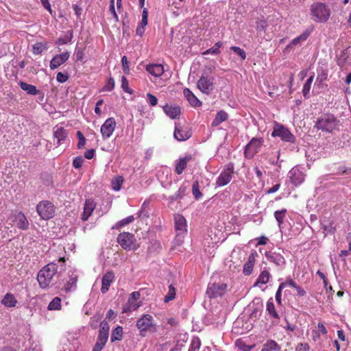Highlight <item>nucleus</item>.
I'll list each match as a JSON object with an SVG mask.
<instances>
[{"label":"nucleus","instance_id":"55","mask_svg":"<svg viewBox=\"0 0 351 351\" xmlns=\"http://www.w3.org/2000/svg\"><path fill=\"white\" fill-rule=\"evenodd\" d=\"M69 79L67 74L59 72L56 75V80L60 83H64Z\"/></svg>","mask_w":351,"mask_h":351},{"label":"nucleus","instance_id":"49","mask_svg":"<svg viewBox=\"0 0 351 351\" xmlns=\"http://www.w3.org/2000/svg\"><path fill=\"white\" fill-rule=\"evenodd\" d=\"M114 88V80L112 77H110L105 86L103 87L102 90L104 91H111Z\"/></svg>","mask_w":351,"mask_h":351},{"label":"nucleus","instance_id":"30","mask_svg":"<svg viewBox=\"0 0 351 351\" xmlns=\"http://www.w3.org/2000/svg\"><path fill=\"white\" fill-rule=\"evenodd\" d=\"M183 93L185 98L188 100V101L192 106L199 107L202 105L201 101L189 88H184L183 90Z\"/></svg>","mask_w":351,"mask_h":351},{"label":"nucleus","instance_id":"12","mask_svg":"<svg viewBox=\"0 0 351 351\" xmlns=\"http://www.w3.org/2000/svg\"><path fill=\"white\" fill-rule=\"evenodd\" d=\"M197 87L202 93L210 94L214 90V77L202 75L197 82Z\"/></svg>","mask_w":351,"mask_h":351},{"label":"nucleus","instance_id":"17","mask_svg":"<svg viewBox=\"0 0 351 351\" xmlns=\"http://www.w3.org/2000/svg\"><path fill=\"white\" fill-rule=\"evenodd\" d=\"M140 298V293L138 291L132 292L128 300L127 304L123 307V313L131 312L136 310L140 306L141 304L137 302V300Z\"/></svg>","mask_w":351,"mask_h":351},{"label":"nucleus","instance_id":"22","mask_svg":"<svg viewBox=\"0 0 351 351\" xmlns=\"http://www.w3.org/2000/svg\"><path fill=\"white\" fill-rule=\"evenodd\" d=\"M313 31V27H309L307 28L304 32L295 38L291 40L289 45H287V47H291L292 46H298L301 45L302 43L306 41L307 38L309 37Z\"/></svg>","mask_w":351,"mask_h":351},{"label":"nucleus","instance_id":"29","mask_svg":"<svg viewBox=\"0 0 351 351\" xmlns=\"http://www.w3.org/2000/svg\"><path fill=\"white\" fill-rule=\"evenodd\" d=\"M68 132L62 127H55L53 129V136L57 139V145H60L67 137Z\"/></svg>","mask_w":351,"mask_h":351},{"label":"nucleus","instance_id":"36","mask_svg":"<svg viewBox=\"0 0 351 351\" xmlns=\"http://www.w3.org/2000/svg\"><path fill=\"white\" fill-rule=\"evenodd\" d=\"M287 209L283 208L279 210H276L274 212V217L276 220L278 221V227L280 228L282 224L284 222V219L286 217Z\"/></svg>","mask_w":351,"mask_h":351},{"label":"nucleus","instance_id":"6","mask_svg":"<svg viewBox=\"0 0 351 351\" xmlns=\"http://www.w3.org/2000/svg\"><path fill=\"white\" fill-rule=\"evenodd\" d=\"M117 240L121 247L125 250H135L138 247L136 240L132 233L126 232L120 233Z\"/></svg>","mask_w":351,"mask_h":351},{"label":"nucleus","instance_id":"61","mask_svg":"<svg viewBox=\"0 0 351 351\" xmlns=\"http://www.w3.org/2000/svg\"><path fill=\"white\" fill-rule=\"evenodd\" d=\"M41 3L43 4V7L47 10L50 14H52V10L51 8V4L49 3V0H40Z\"/></svg>","mask_w":351,"mask_h":351},{"label":"nucleus","instance_id":"16","mask_svg":"<svg viewBox=\"0 0 351 351\" xmlns=\"http://www.w3.org/2000/svg\"><path fill=\"white\" fill-rule=\"evenodd\" d=\"M153 326V317L149 314L143 315L136 322V327L142 335H144L143 332L149 330Z\"/></svg>","mask_w":351,"mask_h":351},{"label":"nucleus","instance_id":"23","mask_svg":"<svg viewBox=\"0 0 351 351\" xmlns=\"http://www.w3.org/2000/svg\"><path fill=\"white\" fill-rule=\"evenodd\" d=\"M114 280V274L112 271L106 272L102 277L101 279V292L106 293L109 290L110 285Z\"/></svg>","mask_w":351,"mask_h":351},{"label":"nucleus","instance_id":"11","mask_svg":"<svg viewBox=\"0 0 351 351\" xmlns=\"http://www.w3.org/2000/svg\"><path fill=\"white\" fill-rule=\"evenodd\" d=\"M227 285L223 282H209L206 295L210 298H216L222 296L226 291Z\"/></svg>","mask_w":351,"mask_h":351},{"label":"nucleus","instance_id":"5","mask_svg":"<svg viewBox=\"0 0 351 351\" xmlns=\"http://www.w3.org/2000/svg\"><path fill=\"white\" fill-rule=\"evenodd\" d=\"M36 211L42 219L48 220L54 217L56 207L52 202L43 200L37 204Z\"/></svg>","mask_w":351,"mask_h":351},{"label":"nucleus","instance_id":"39","mask_svg":"<svg viewBox=\"0 0 351 351\" xmlns=\"http://www.w3.org/2000/svg\"><path fill=\"white\" fill-rule=\"evenodd\" d=\"M313 79H314V75L310 76L303 86L302 93H303V95L304 96V97H308V95L309 94Z\"/></svg>","mask_w":351,"mask_h":351},{"label":"nucleus","instance_id":"1","mask_svg":"<svg viewBox=\"0 0 351 351\" xmlns=\"http://www.w3.org/2000/svg\"><path fill=\"white\" fill-rule=\"evenodd\" d=\"M58 273L56 263H50L44 266L38 273L37 280L41 289H46L54 283V276Z\"/></svg>","mask_w":351,"mask_h":351},{"label":"nucleus","instance_id":"31","mask_svg":"<svg viewBox=\"0 0 351 351\" xmlns=\"http://www.w3.org/2000/svg\"><path fill=\"white\" fill-rule=\"evenodd\" d=\"M19 86L23 90L25 91L29 95H36L40 93V90H38L34 85L21 82Z\"/></svg>","mask_w":351,"mask_h":351},{"label":"nucleus","instance_id":"15","mask_svg":"<svg viewBox=\"0 0 351 351\" xmlns=\"http://www.w3.org/2000/svg\"><path fill=\"white\" fill-rule=\"evenodd\" d=\"M116 121L113 117L107 119L101 126L100 132L104 139L109 138L116 128Z\"/></svg>","mask_w":351,"mask_h":351},{"label":"nucleus","instance_id":"54","mask_svg":"<svg viewBox=\"0 0 351 351\" xmlns=\"http://www.w3.org/2000/svg\"><path fill=\"white\" fill-rule=\"evenodd\" d=\"M253 267H254L253 265L246 262L243 266V274L246 276L250 275L253 271Z\"/></svg>","mask_w":351,"mask_h":351},{"label":"nucleus","instance_id":"3","mask_svg":"<svg viewBox=\"0 0 351 351\" xmlns=\"http://www.w3.org/2000/svg\"><path fill=\"white\" fill-rule=\"evenodd\" d=\"M339 121L330 114H325L317 119L315 127L323 132H332L336 129Z\"/></svg>","mask_w":351,"mask_h":351},{"label":"nucleus","instance_id":"52","mask_svg":"<svg viewBox=\"0 0 351 351\" xmlns=\"http://www.w3.org/2000/svg\"><path fill=\"white\" fill-rule=\"evenodd\" d=\"M121 64L123 66V71L125 74H128L130 72L129 62L125 56L121 58Z\"/></svg>","mask_w":351,"mask_h":351},{"label":"nucleus","instance_id":"25","mask_svg":"<svg viewBox=\"0 0 351 351\" xmlns=\"http://www.w3.org/2000/svg\"><path fill=\"white\" fill-rule=\"evenodd\" d=\"M1 304L7 308H12L16 306L18 301L13 293L8 292L2 298Z\"/></svg>","mask_w":351,"mask_h":351},{"label":"nucleus","instance_id":"18","mask_svg":"<svg viewBox=\"0 0 351 351\" xmlns=\"http://www.w3.org/2000/svg\"><path fill=\"white\" fill-rule=\"evenodd\" d=\"M165 114L171 119H179L181 114L180 107L176 104H166L162 107Z\"/></svg>","mask_w":351,"mask_h":351},{"label":"nucleus","instance_id":"63","mask_svg":"<svg viewBox=\"0 0 351 351\" xmlns=\"http://www.w3.org/2000/svg\"><path fill=\"white\" fill-rule=\"evenodd\" d=\"M94 156L95 150L93 149H88L84 153V157L88 160L92 159Z\"/></svg>","mask_w":351,"mask_h":351},{"label":"nucleus","instance_id":"19","mask_svg":"<svg viewBox=\"0 0 351 351\" xmlns=\"http://www.w3.org/2000/svg\"><path fill=\"white\" fill-rule=\"evenodd\" d=\"M69 280L64 285L63 289L65 292H71L75 290L77 287V281L78 276L75 271L70 270L69 271Z\"/></svg>","mask_w":351,"mask_h":351},{"label":"nucleus","instance_id":"20","mask_svg":"<svg viewBox=\"0 0 351 351\" xmlns=\"http://www.w3.org/2000/svg\"><path fill=\"white\" fill-rule=\"evenodd\" d=\"M173 136L176 140L179 141H186L191 136V133L188 129H184L179 124L176 123Z\"/></svg>","mask_w":351,"mask_h":351},{"label":"nucleus","instance_id":"44","mask_svg":"<svg viewBox=\"0 0 351 351\" xmlns=\"http://www.w3.org/2000/svg\"><path fill=\"white\" fill-rule=\"evenodd\" d=\"M176 297V289L172 285H170L169 286V291L167 294L165 295L164 301L165 302H169V301L173 300Z\"/></svg>","mask_w":351,"mask_h":351},{"label":"nucleus","instance_id":"35","mask_svg":"<svg viewBox=\"0 0 351 351\" xmlns=\"http://www.w3.org/2000/svg\"><path fill=\"white\" fill-rule=\"evenodd\" d=\"M271 278V275L267 270H263L258 276L255 285L258 284L265 285L267 284Z\"/></svg>","mask_w":351,"mask_h":351},{"label":"nucleus","instance_id":"2","mask_svg":"<svg viewBox=\"0 0 351 351\" xmlns=\"http://www.w3.org/2000/svg\"><path fill=\"white\" fill-rule=\"evenodd\" d=\"M311 13L313 20L316 23H325L330 16V9L323 3L312 4Z\"/></svg>","mask_w":351,"mask_h":351},{"label":"nucleus","instance_id":"24","mask_svg":"<svg viewBox=\"0 0 351 351\" xmlns=\"http://www.w3.org/2000/svg\"><path fill=\"white\" fill-rule=\"evenodd\" d=\"M95 206L96 204L93 199H86L84 205V210L81 216L82 220L86 221L92 215L93 210L95 208Z\"/></svg>","mask_w":351,"mask_h":351},{"label":"nucleus","instance_id":"4","mask_svg":"<svg viewBox=\"0 0 351 351\" xmlns=\"http://www.w3.org/2000/svg\"><path fill=\"white\" fill-rule=\"evenodd\" d=\"M272 137H279L282 141L287 143H294L295 136L285 125L278 122H275L274 130L271 132Z\"/></svg>","mask_w":351,"mask_h":351},{"label":"nucleus","instance_id":"60","mask_svg":"<svg viewBox=\"0 0 351 351\" xmlns=\"http://www.w3.org/2000/svg\"><path fill=\"white\" fill-rule=\"evenodd\" d=\"M316 330H318L320 334H322V335H326L327 334V330H326V327L321 322L318 323V324H317V329Z\"/></svg>","mask_w":351,"mask_h":351},{"label":"nucleus","instance_id":"50","mask_svg":"<svg viewBox=\"0 0 351 351\" xmlns=\"http://www.w3.org/2000/svg\"><path fill=\"white\" fill-rule=\"evenodd\" d=\"M146 97H147V101L150 106L153 107V106H155L157 105L158 99L156 96H154V95H152L150 93H147Z\"/></svg>","mask_w":351,"mask_h":351},{"label":"nucleus","instance_id":"48","mask_svg":"<svg viewBox=\"0 0 351 351\" xmlns=\"http://www.w3.org/2000/svg\"><path fill=\"white\" fill-rule=\"evenodd\" d=\"M76 135L78 138L77 148L81 149L85 145L86 140L80 131H77Z\"/></svg>","mask_w":351,"mask_h":351},{"label":"nucleus","instance_id":"8","mask_svg":"<svg viewBox=\"0 0 351 351\" xmlns=\"http://www.w3.org/2000/svg\"><path fill=\"white\" fill-rule=\"evenodd\" d=\"M263 142L264 140L263 138H252L245 145L244 152L245 157L248 159L252 158L254 155L260 151Z\"/></svg>","mask_w":351,"mask_h":351},{"label":"nucleus","instance_id":"40","mask_svg":"<svg viewBox=\"0 0 351 351\" xmlns=\"http://www.w3.org/2000/svg\"><path fill=\"white\" fill-rule=\"evenodd\" d=\"M134 220V217L133 215L128 216L123 219L118 221L113 227L112 228L114 229H119L125 225L129 224L132 223Z\"/></svg>","mask_w":351,"mask_h":351},{"label":"nucleus","instance_id":"33","mask_svg":"<svg viewBox=\"0 0 351 351\" xmlns=\"http://www.w3.org/2000/svg\"><path fill=\"white\" fill-rule=\"evenodd\" d=\"M261 351H280V346L274 340L267 341Z\"/></svg>","mask_w":351,"mask_h":351},{"label":"nucleus","instance_id":"14","mask_svg":"<svg viewBox=\"0 0 351 351\" xmlns=\"http://www.w3.org/2000/svg\"><path fill=\"white\" fill-rule=\"evenodd\" d=\"M265 257L269 262L273 263L279 269L285 268L286 260L280 253L269 251L265 253Z\"/></svg>","mask_w":351,"mask_h":351},{"label":"nucleus","instance_id":"57","mask_svg":"<svg viewBox=\"0 0 351 351\" xmlns=\"http://www.w3.org/2000/svg\"><path fill=\"white\" fill-rule=\"evenodd\" d=\"M309 346L306 343H299L296 348L295 351H309Z\"/></svg>","mask_w":351,"mask_h":351},{"label":"nucleus","instance_id":"34","mask_svg":"<svg viewBox=\"0 0 351 351\" xmlns=\"http://www.w3.org/2000/svg\"><path fill=\"white\" fill-rule=\"evenodd\" d=\"M223 45V43L221 41L217 42L213 47L206 50L202 53L203 55H218L221 53L220 48Z\"/></svg>","mask_w":351,"mask_h":351},{"label":"nucleus","instance_id":"62","mask_svg":"<svg viewBox=\"0 0 351 351\" xmlns=\"http://www.w3.org/2000/svg\"><path fill=\"white\" fill-rule=\"evenodd\" d=\"M110 10L111 13L112 14V15H113L114 18L115 19V20L118 21L119 20V17H118V15L117 14V13L115 12L114 0H111L110 1Z\"/></svg>","mask_w":351,"mask_h":351},{"label":"nucleus","instance_id":"10","mask_svg":"<svg viewBox=\"0 0 351 351\" xmlns=\"http://www.w3.org/2000/svg\"><path fill=\"white\" fill-rule=\"evenodd\" d=\"M12 226H16L21 230H27L29 228V222L22 211H16L10 217Z\"/></svg>","mask_w":351,"mask_h":351},{"label":"nucleus","instance_id":"37","mask_svg":"<svg viewBox=\"0 0 351 351\" xmlns=\"http://www.w3.org/2000/svg\"><path fill=\"white\" fill-rule=\"evenodd\" d=\"M48 310L58 311L61 308V299L59 297H55L48 304Z\"/></svg>","mask_w":351,"mask_h":351},{"label":"nucleus","instance_id":"7","mask_svg":"<svg viewBox=\"0 0 351 351\" xmlns=\"http://www.w3.org/2000/svg\"><path fill=\"white\" fill-rule=\"evenodd\" d=\"M174 223L177 232L175 241L180 244L183 242L184 236L187 232L186 220L183 215L176 214L174 215Z\"/></svg>","mask_w":351,"mask_h":351},{"label":"nucleus","instance_id":"27","mask_svg":"<svg viewBox=\"0 0 351 351\" xmlns=\"http://www.w3.org/2000/svg\"><path fill=\"white\" fill-rule=\"evenodd\" d=\"M192 159V157L191 155H186L183 158H179L176 163L175 166V171L178 175H180L182 173L186 167V165L189 161H190Z\"/></svg>","mask_w":351,"mask_h":351},{"label":"nucleus","instance_id":"53","mask_svg":"<svg viewBox=\"0 0 351 351\" xmlns=\"http://www.w3.org/2000/svg\"><path fill=\"white\" fill-rule=\"evenodd\" d=\"M282 285H279L278 290L276 293L275 298L276 301L278 305L282 304Z\"/></svg>","mask_w":351,"mask_h":351},{"label":"nucleus","instance_id":"43","mask_svg":"<svg viewBox=\"0 0 351 351\" xmlns=\"http://www.w3.org/2000/svg\"><path fill=\"white\" fill-rule=\"evenodd\" d=\"M192 193L195 199H199L202 196V193L199 191V186L198 181H195L192 186Z\"/></svg>","mask_w":351,"mask_h":351},{"label":"nucleus","instance_id":"64","mask_svg":"<svg viewBox=\"0 0 351 351\" xmlns=\"http://www.w3.org/2000/svg\"><path fill=\"white\" fill-rule=\"evenodd\" d=\"M312 339L315 342H317L320 337V333L318 330H313L311 333Z\"/></svg>","mask_w":351,"mask_h":351},{"label":"nucleus","instance_id":"46","mask_svg":"<svg viewBox=\"0 0 351 351\" xmlns=\"http://www.w3.org/2000/svg\"><path fill=\"white\" fill-rule=\"evenodd\" d=\"M252 25L256 27L257 31H263L267 26V22L263 19H256L255 25L252 24Z\"/></svg>","mask_w":351,"mask_h":351},{"label":"nucleus","instance_id":"42","mask_svg":"<svg viewBox=\"0 0 351 351\" xmlns=\"http://www.w3.org/2000/svg\"><path fill=\"white\" fill-rule=\"evenodd\" d=\"M123 179L122 177L119 176L114 178L111 182L112 188L114 191H118L121 189L123 184Z\"/></svg>","mask_w":351,"mask_h":351},{"label":"nucleus","instance_id":"13","mask_svg":"<svg viewBox=\"0 0 351 351\" xmlns=\"http://www.w3.org/2000/svg\"><path fill=\"white\" fill-rule=\"evenodd\" d=\"M288 177L291 182L295 186L301 184L305 180V174L302 168L298 166L293 167L289 171Z\"/></svg>","mask_w":351,"mask_h":351},{"label":"nucleus","instance_id":"45","mask_svg":"<svg viewBox=\"0 0 351 351\" xmlns=\"http://www.w3.org/2000/svg\"><path fill=\"white\" fill-rule=\"evenodd\" d=\"M201 346L200 339L198 337H193L191 340L189 351H198Z\"/></svg>","mask_w":351,"mask_h":351},{"label":"nucleus","instance_id":"32","mask_svg":"<svg viewBox=\"0 0 351 351\" xmlns=\"http://www.w3.org/2000/svg\"><path fill=\"white\" fill-rule=\"evenodd\" d=\"M228 118V114L223 110L219 111L212 122V126L217 127L222 122L226 121Z\"/></svg>","mask_w":351,"mask_h":351},{"label":"nucleus","instance_id":"26","mask_svg":"<svg viewBox=\"0 0 351 351\" xmlns=\"http://www.w3.org/2000/svg\"><path fill=\"white\" fill-rule=\"evenodd\" d=\"M146 71L155 77H160L165 72L164 66L161 64H148Z\"/></svg>","mask_w":351,"mask_h":351},{"label":"nucleus","instance_id":"9","mask_svg":"<svg viewBox=\"0 0 351 351\" xmlns=\"http://www.w3.org/2000/svg\"><path fill=\"white\" fill-rule=\"evenodd\" d=\"M234 169L233 163H228L218 176L216 180V186L221 187L230 183L232 178Z\"/></svg>","mask_w":351,"mask_h":351},{"label":"nucleus","instance_id":"41","mask_svg":"<svg viewBox=\"0 0 351 351\" xmlns=\"http://www.w3.org/2000/svg\"><path fill=\"white\" fill-rule=\"evenodd\" d=\"M47 49V44L43 43H36L35 45H34L32 51L34 54L38 55Z\"/></svg>","mask_w":351,"mask_h":351},{"label":"nucleus","instance_id":"21","mask_svg":"<svg viewBox=\"0 0 351 351\" xmlns=\"http://www.w3.org/2000/svg\"><path fill=\"white\" fill-rule=\"evenodd\" d=\"M70 54L68 51L63 52L60 54L56 55L50 62V69L54 70L63 64L69 58Z\"/></svg>","mask_w":351,"mask_h":351},{"label":"nucleus","instance_id":"58","mask_svg":"<svg viewBox=\"0 0 351 351\" xmlns=\"http://www.w3.org/2000/svg\"><path fill=\"white\" fill-rule=\"evenodd\" d=\"M109 324L106 321H102L100 324V331L106 332L109 333Z\"/></svg>","mask_w":351,"mask_h":351},{"label":"nucleus","instance_id":"47","mask_svg":"<svg viewBox=\"0 0 351 351\" xmlns=\"http://www.w3.org/2000/svg\"><path fill=\"white\" fill-rule=\"evenodd\" d=\"M230 49L239 56L243 60L246 58L245 51L239 47L232 46L230 47Z\"/></svg>","mask_w":351,"mask_h":351},{"label":"nucleus","instance_id":"56","mask_svg":"<svg viewBox=\"0 0 351 351\" xmlns=\"http://www.w3.org/2000/svg\"><path fill=\"white\" fill-rule=\"evenodd\" d=\"M280 285H282V288H285L287 286H289L291 287H293L295 289V287H297L298 285H296V283L291 279L287 280L285 282H283L280 283Z\"/></svg>","mask_w":351,"mask_h":351},{"label":"nucleus","instance_id":"59","mask_svg":"<svg viewBox=\"0 0 351 351\" xmlns=\"http://www.w3.org/2000/svg\"><path fill=\"white\" fill-rule=\"evenodd\" d=\"M258 256V254L256 251L252 252L250 254L247 263H250L254 265L255 261H256V256Z\"/></svg>","mask_w":351,"mask_h":351},{"label":"nucleus","instance_id":"51","mask_svg":"<svg viewBox=\"0 0 351 351\" xmlns=\"http://www.w3.org/2000/svg\"><path fill=\"white\" fill-rule=\"evenodd\" d=\"M84 162V159L82 156H77L73 160V166L75 169H80L82 167Z\"/></svg>","mask_w":351,"mask_h":351},{"label":"nucleus","instance_id":"28","mask_svg":"<svg viewBox=\"0 0 351 351\" xmlns=\"http://www.w3.org/2000/svg\"><path fill=\"white\" fill-rule=\"evenodd\" d=\"M266 311L268 313L270 319H276V321L280 319V315L276 310L272 298H270L267 302Z\"/></svg>","mask_w":351,"mask_h":351},{"label":"nucleus","instance_id":"38","mask_svg":"<svg viewBox=\"0 0 351 351\" xmlns=\"http://www.w3.org/2000/svg\"><path fill=\"white\" fill-rule=\"evenodd\" d=\"M123 335V328L121 326L116 327L113 330L111 335V341L114 342L115 341H120L122 338Z\"/></svg>","mask_w":351,"mask_h":351}]
</instances>
